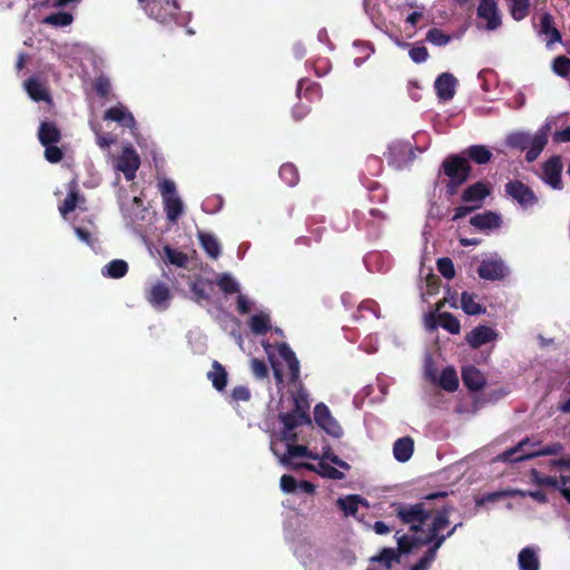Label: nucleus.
<instances>
[{
	"instance_id": "a878e982",
	"label": "nucleus",
	"mask_w": 570,
	"mask_h": 570,
	"mask_svg": "<svg viewBox=\"0 0 570 570\" xmlns=\"http://www.w3.org/2000/svg\"><path fill=\"white\" fill-rule=\"evenodd\" d=\"M414 451V442L410 436L400 438L393 445L394 458L399 462H407Z\"/></svg>"
},
{
	"instance_id": "de8ad7c7",
	"label": "nucleus",
	"mask_w": 570,
	"mask_h": 570,
	"mask_svg": "<svg viewBox=\"0 0 570 570\" xmlns=\"http://www.w3.org/2000/svg\"><path fill=\"white\" fill-rule=\"evenodd\" d=\"M530 8V0H510V12L514 20H523Z\"/></svg>"
},
{
	"instance_id": "bb28decb",
	"label": "nucleus",
	"mask_w": 570,
	"mask_h": 570,
	"mask_svg": "<svg viewBox=\"0 0 570 570\" xmlns=\"http://www.w3.org/2000/svg\"><path fill=\"white\" fill-rule=\"evenodd\" d=\"M293 402H294V413L298 414L303 421H305L306 424H311L312 420L309 416V401L308 395L304 390H298L293 395Z\"/></svg>"
},
{
	"instance_id": "7ed1b4c3",
	"label": "nucleus",
	"mask_w": 570,
	"mask_h": 570,
	"mask_svg": "<svg viewBox=\"0 0 570 570\" xmlns=\"http://www.w3.org/2000/svg\"><path fill=\"white\" fill-rule=\"evenodd\" d=\"M453 511V507L449 504H442L436 508L432 522L429 524L428 535L424 538L423 543H434L438 542L440 538H443V543L446 539L452 537L455 531L462 527V522L454 524L446 534H441L449 524H450V513Z\"/></svg>"
},
{
	"instance_id": "6ab92c4d",
	"label": "nucleus",
	"mask_w": 570,
	"mask_h": 570,
	"mask_svg": "<svg viewBox=\"0 0 570 570\" xmlns=\"http://www.w3.org/2000/svg\"><path fill=\"white\" fill-rule=\"evenodd\" d=\"M171 298L169 287L163 282H156L146 294V299L158 308H166Z\"/></svg>"
},
{
	"instance_id": "e433bc0d",
	"label": "nucleus",
	"mask_w": 570,
	"mask_h": 570,
	"mask_svg": "<svg viewBox=\"0 0 570 570\" xmlns=\"http://www.w3.org/2000/svg\"><path fill=\"white\" fill-rule=\"evenodd\" d=\"M439 385L446 392H454L459 387L456 371L452 366L443 368L440 375Z\"/></svg>"
},
{
	"instance_id": "49530a36",
	"label": "nucleus",
	"mask_w": 570,
	"mask_h": 570,
	"mask_svg": "<svg viewBox=\"0 0 570 570\" xmlns=\"http://www.w3.org/2000/svg\"><path fill=\"white\" fill-rule=\"evenodd\" d=\"M217 286L225 294H235L239 292V285L235 281V278L229 274H220L217 276L216 281Z\"/></svg>"
},
{
	"instance_id": "69168bd1",
	"label": "nucleus",
	"mask_w": 570,
	"mask_h": 570,
	"mask_svg": "<svg viewBox=\"0 0 570 570\" xmlns=\"http://www.w3.org/2000/svg\"><path fill=\"white\" fill-rule=\"evenodd\" d=\"M230 396L235 402H247L250 399V391L247 386L237 385L232 390Z\"/></svg>"
},
{
	"instance_id": "4c0bfd02",
	"label": "nucleus",
	"mask_w": 570,
	"mask_h": 570,
	"mask_svg": "<svg viewBox=\"0 0 570 570\" xmlns=\"http://www.w3.org/2000/svg\"><path fill=\"white\" fill-rule=\"evenodd\" d=\"M303 466L309 471L317 472L322 476L328 478L332 480H343L345 478L343 472H341L336 468L332 466L331 464L326 463L325 461H321L318 463L320 470H316V468L311 463H304Z\"/></svg>"
},
{
	"instance_id": "dca6fc26",
	"label": "nucleus",
	"mask_w": 570,
	"mask_h": 570,
	"mask_svg": "<svg viewBox=\"0 0 570 570\" xmlns=\"http://www.w3.org/2000/svg\"><path fill=\"white\" fill-rule=\"evenodd\" d=\"M497 336L498 333L493 328L487 325H479L465 335V341L472 348H479L487 343L493 342Z\"/></svg>"
},
{
	"instance_id": "c03bdc74",
	"label": "nucleus",
	"mask_w": 570,
	"mask_h": 570,
	"mask_svg": "<svg viewBox=\"0 0 570 570\" xmlns=\"http://www.w3.org/2000/svg\"><path fill=\"white\" fill-rule=\"evenodd\" d=\"M278 174L281 179L289 187L295 186L299 180L298 170L296 166L291 163L283 164L279 167Z\"/></svg>"
},
{
	"instance_id": "473e14b6",
	"label": "nucleus",
	"mask_w": 570,
	"mask_h": 570,
	"mask_svg": "<svg viewBox=\"0 0 570 570\" xmlns=\"http://www.w3.org/2000/svg\"><path fill=\"white\" fill-rule=\"evenodd\" d=\"M431 544L432 546L425 551L423 557H421L420 560L411 567V570H428L435 560L438 550L443 544V538H440L438 542Z\"/></svg>"
},
{
	"instance_id": "412c9836",
	"label": "nucleus",
	"mask_w": 570,
	"mask_h": 570,
	"mask_svg": "<svg viewBox=\"0 0 570 570\" xmlns=\"http://www.w3.org/2000/svg\"><path fill=\"white\" fill-rule=\"evenodd\" d=\"M272 451L274 452L275 455H277L279 458V462L283 465H288L291 462V459L298 458V456L307 458L311 460L320 459V455L311 452L306 445H299V444H287V451L283 455L278 454V452L276 451L274 445H272Z\"/></svg>"
},
{
	"instance_id": "338daca9",
	"label": "nucleus",
	"mask_w": 570,
	"mask_h": 570,
	"mask_svg": "<svg viewBox=\"0 0 570 570\" xmlns=\"http://www.w3.org/2000/svg\"><path fill=\"white\" fill-rule=\"evenodd\" d=\"M298 483L296 479L289 474H284L281 478V489L286 493H293L297 489Z\"/></svg>"
},
{
	"instance_id": "f257e3e1",
	"label": "nucleus",
	"mask_w": 570,
	"mask_h": 570,
	"mask_svg": "<svg viewBox=\"0 0 570 570\" xmlns=\"http://www.w3.org/2000/svg\"><path fill=\"white\" fill-rule=\"evenodd\" d=\"M446 495V492H434L416 503L392 502L390 504L391 514L396 517L403 525H409L410 531L419 533L429 519L433 520L436 511V508L431 507L430 501Z\"/></svg>"
},
{
	"instance_id": "9d476101",
	"label": "nucleus",
	"mask_w": 570,
	"mask_h": 570,
	"mask_svg": "<svg viewBox=\"0 0 570 570\" xmlns=\"http://www.w3.org/2000/svg\"><path fill=\"white\" fill-rule=\"evenodd\" d=\"M314 421L324 430L328 435L340 439L343 436V429L336 419L332 415L328 406L324 403H318L314 407Z\"/></svg>"
},
{
	"instance_id": "09e8293b",
	"label": "nucleus",
	"mask_w": 570,
	"mask_h": 570,
	"mask_svg": "<svg viewBox=\"0 0 570 570\" xmlns=\"http://www.w3.org/2000/svg\"><path fill=\"white\" fill-rule=\"evenodd\" d=\"M164 253L171 265L184 267L188 262V257L185 253L174 249L168 245L164 247Z\"/></svg>"
},
{
	"instance_id": "b1692460",
	"label": "nucleus",
	"mask_w": 570,
	"mask_h": 570,
	"mask_svg": "<svg viewBox=\"0 0 570 570\" xmlns=\"http://www.w3.org/2000/svg\"><path fill=\"white\" fill-rule=\"evenodd\" d=\"M38 138L42 146L58 144L61 140V132L52 121H42L39 126Z\"/></svg>"
},
{
	"instance_id": "ddd939ff",
	"label": "nucleus",
	"mask_w": 570,
	"mask_h": 570,
	"mask_svg": "<svg viewBox=\"0 0 570 570\" xmlns=\"http://www.w3.org/2000/svg\"><path fill=\"white\" fill-rule=\"evenodd\" d=\"M549 126H543L533 136L530 137L528 148L525 149V160L533 163L542 153L548 144Z\"/></svg>"
},
{
	"instance_id": "5fc2aeb1",
	"label": "nucleus",
	"mask_w": 570,
	"mask_h": 570,
	"mask_svg": "<svg viewBox=\"0 0 570 570\" xmlns=\"http://www.w3.org/2000/svg\"><path fill=\"white\" fill-rule=\"evenodd\" d=\"M368 200L371 203L385 204L387 200L386 190L379 184L372 183L368 187Z\"/></svg>"
},
{
	"instance_id": "c85d7f7f",
	"label": "nucleus",
	"mask_w": 570,
	"mask_h": 570,
	"mask_svg": "<svg viewBox=\"0 0 570 570\" xmlns=\"http://www.w3.org/2000/svg\"><path fill=\"white\" fill-rule=\"evenodd\" d=\"M540 32L548 37V45L561 41V33L554 27L553 17L549 12L540 17Z\"/></svg>"
},
{
	"instance_id": "6e6552de",
	"label": "nucleus",
	"mask_w": 570,
	"mask_h": 570,
	"mask_svg": "<svg viewBox=\"0 0 570 570\" xmlns=\"http://www.w3.org/2000/svg\"><path fill=\"white\" fill-rule=\"evenodd\" d=\"M542 174L540 175L541 180L550 186L552 189L561 190L563 188L562 183V170H563V164L561 156L554 155L549 157L543 164H542Z\"/></svg>"
},
{
	"instance_id": "a211bd4d",
	"label": "nucleus",
	"mask_w": 570,
	"mask_h": 570,
	"mask_svg": "<svg viewBox=\"0 0 570 570\" xmlns=\"http://www.w3.org/2000/svg\"><path fill=\"white\" fill-rule=\"evenodd\" d=\"M104 119L115 121L120 126L130 129L136 128V120L132 114L121 104L108 108L104 114Z\"/></svg>"
},
{
	"instance_id": "680f3d73",
	"label": "nucleus",
	"mask_w": 570,
	"mask_h": 570,
	"mask_svg": "<svg viewBox=\"0 0 570 570\" xmlns=\"http://www.w3.org/2000/svg\"><path fill=\"white\" fill-rule=\"evenodd\" d=\"M532 476L535 484L541 487L559 488V481L556 476H541L538 471L532 470Z\"/></svg>"
},
{
	"instance_id": "a19ab883",
	"label": "nucleus",
	"mask_w": 570,
	"mask_h": 570,
	"mask_svg": "<svg viewBox=\"0 0 570 570\" xmlns=\"http://www.w3.org/2000/svg\"><path fill=\"white\" fill-rule=\"evenodd\" d=\"M249 327L256 335H264L271 330V318L265 313L255 314L249 320Z\"/></svg>"
},
{
	"instance_id": "cd10ccee",
	"label": "nucleus",
	"mask_w": 570,
	"mask_h": 570,
	"mask_svg": "<svg viewBox=\"0 0 570 570\" xmlns=\"http://www.w3.org/2000/svg\"><path fill=\"white\" fill-rule=\"evenodd\" d=\"M463 155L468 160L471 159L478 165H485L492 158L491 150L484 145H472L464 149Z\"/></svg>"
},
{
	"instance_id": "4be33fe9",
	"label": "nucleus",
	"mask_w": 570,
	"mask_h": 570,
	"mask_svg": "<svg viewBox=\"0 0 570 570\" xmlns=\"http://www.w3.org/2000/svg\"><path fill=\"white\" fill-rule=\"evenodd\" d=\"M462 381L464 386L471 392H478L485 385L483 373L473 365H468L462 368Z\"/></svg>"
},
{
	"instance_id": "423d86ee",
	"label": "nucleus",
	"mask_w": 570,
	"mask_h": 570,
	"mask_svg": "<svg viewBox=\"0 0 570 570\" xmlns=\"http://www.w3.org/2000/svg\"><path fill=\"white\" fill-rule=\"evenodd\" d=\"M530 442L528 438L520 441L515 446L504 451L499 458L504 462H522L529 459L544 455H554L561 450L559 443L548 445L539 451L523 452V448Z\"/></svg>"
},
{
	"instance_id": "f8f14e48",
	"label": "nucleus",
	"mask_w": 570,
	"mask_h": 570,
	"mask_svg": "<svg viewBox=\"0 0 570 570\" xmlns=\"http://www.w3.org/2000/svg\"><path fill=\"white\" fill-rule=\"evenodd\" d=\"M509 274V268L501 258L483 259L478 267V275L487 281H501Z\"/></svg>"
},
{
	"instance_id": "37998d69",
	"label": "nucleus",
	"mask_w": 570,
	"mask_h": 570,
	"mask_svg": "<svg viewBox=\"0 0 570 570\" xmlns=\"http://www.w3.org/2000/svg\"><path fill=\"white\" fill-rule=\"evenodd\" d=\"M531 135L523 131H514L508 135L505 144L511 149L525 150Z\"/></svg>"
},
{
	"instance_id": "c9c22d12",
	"label": "nucleus",
	"mask_w": 570,
	"mask_h": 570,
	"mask_svg": "<svg viewBox=\"0 0 570 570\" xmlns=\"http://www.w3.org/2000/svg\"><path fill=\"white\" fill-rule=\"evenodd\" d=\"M297 95L308 100L309 102L321 99L322 92L321 87L306 79H301L297 85Z\"/></svg>"
},
{
	"instance_id": "2f4dec72",
	"label": "nucleus",
	"mask_w": 570,
	"mask_h": 570,
	"mask_svg": "<svg viewBox=\"0 0 570 570\" xmlns=\"http://www.w3.org/2000/svg\"><path fill=\"white\" fill-rule=\"evenodd\" d=\"M520 570H539L540 561L533 548H523L518 556Z\"/></svg>"
},
{
	"instance_id": "f3484780",
	"label": "nucleus",
	"mask_w": 570,
	"mask_h": 570,
	"mask_svg": "<svg viewBox=\"0 0 570 570\" xmlns=\"http://www.w3.org/2000/svg\"><path fill=\"white\" fill-rule=\"evenodd\" d=\"M470 224L481 232L492 230L500 228L502 219L499 214L492 210H485L476 214L470 218Z\"/></svg>"
},
{
	"instance_id": "aec40b11",
	"label": "nucleus",
	"mask_w": 570,
	"mask_h": 570,
	"mask_svg": "<svg viewBox=\"0 0 570 570\" xmlns=\"http://www.w3.org/2000/svg\"><path fill=\"white\" fill-rule=\"evenodd\" d=\"M277 352L288 366L291 383L295 384L299 380L301 374L299 361L291 346L285 342L277 345Z\"/></svg>"
},
{
	"instance_id": "1a4fd4ad",
	"label": "nucleus",
	"mask_w": 570,
	"mask_h": 570,
	"mask_svg": "<svg viewBox=\"0 0 570 570\" xmlns=\"http://www.w3.org/2000/svg\"><path fill=\"white\" fill-rule=\"evenodd\" d=\"M504 191L523 208L532 207L538 203L534 191L521 180L508 181Z\"/></svg>"
},
{
	"instance_id": "052dcab7",
	"label": "nucleus",
	"mask_w": 570,
	"mask_h": 570,
	"mask_svg": "<svg viewBox=\"0 0 570 570\" xmlns=\"http://www.w3.org/2000/svg\"><path fill=\"white\" fill-rule=\"evenodd\" d=\"M250 370L255 377L263 380L268 376V368L265 361L259 358H253L250 362Z\"/></svg>"
},
{
	"instance_id": "39448f33",
	"label": "nucleus",
	"mask_w": 570,
	"mask_h": 570,
	"mask_svg": "<svg viewBox=\"0 0 570 570\" xmlns=\"http://www.w3.org/2000/svg\"><path fill=\"white\" fill-rule=\"evenodd\" d=\"M367 214L362 210H354L353 217L358 229L368 234H377L381 227L387 222L389 215L385 210L370 206L366 208Z\"/></svg>"
},
{
	"instance_id": "393cba45",
	"label": "nucleus",
	"mask_w": 570,
	"mask_h": 570,
	"mask_svg": "<svg viewBox=\"0 0 570 570\" xmlns=\"http://www.w3.org/2000/svg\"><path fill=\"white\" fill-rule=\"evenodd\" d=\"M24 88L30 98L37 102L51 100L48 89L35 77H30L24 81Z\"/></svg>"
},
{
	"instance_id": "7c9ffc66",
	"label": "nucleus",
	"mask_w": 570,
	"mask_h": 570,
	"mask_svg": "<svg viewBox=\"0 0 570 570\" xmlns=\"http://www.w3.org/2000/svg\"><path fill=\"white\" fill-rule=\"evenodd\" d=\"M207 377L218 392L225 390L227 385V372L218 361L213 362L212 371L207 373Z\"/></svg>"
},
{
	"instance_id": "f704fd0d",
	"label": "nucleus",
	"mask_w": 570,
	"mask_h": 570,
	"mask_svg": "<svg viewBox=\"0 0 570 570\" xmlns=\"http://www.w3.org/2000/svg\"><path fill=\"white\" fill-rule=\"evenodd\" d=\"M400 534V531H396L395 538L397 540V552L401 554H407L412 552L413 549H415L419 546H423V540L415 535H409V534Z\"/></svg>"
},
{
	"instance_id": "603ef678",
	"label": "nucleus",
	"mask_w": 570,
	"mask_h": 570,
	"mask_svg": "<svg viewBox=\"0 0 570 570\" xmlns=\"http://www.w3.org/2000/svg\"><path fill=\"white\" fill-rule=\"evenodd\" d=\"M79 194L76 189H71L63 203L59 206L60 214L66 217L69 213L73 212L77 207Z\"/></svg>"
},
{
	"instance_id": "3c124183",
	"label": "nucleus",
	"mask_w": 570,
	"mask_h": 570,
	"mask_svg": "<svg viewBox=\"0 0 570 570\" xmlns=\"http://www.w3.org/2000/svg\"><path fill=\"white\" fill-rule=\"evenodd\" d=\"M278 420L283 423L284 430L294 431L298 425L306 424L301 416L294 412L279 413Z\"/></svg>"
},
{
	"instance_id": "ea45409f",
	"label": "nucleus",
	"mask_w": 570,
	"mask_h": 570,
	"mask_svg": "<svg viewBox=\"0 0 570 570\" xmlns=\"http://www.w3.org/2000/svg\"><path fill=\"white\" fill-rule=\"evenodd\" d=\"M199 242L203 249L212 258H217L220 254V245L216 237L208 233L199 234Z\"/></svg>"
},
{
	"instance_id": "5701e85b",
	"label": "nucleus",
	"mask_w": 570,
	"mask_h": 570,
	"mask_svg": "<svg viewBox=\"0 0 570 570\" xmlns=\"http://www.w3.org/2000/svg\"><path fill=\"white\" fill-rule=\"evenodd\" d=\"M455 85L456 79L453 75L448 72L440 75L434 82L438 97L445 101L452 99L455 94Z\"/></svg>"
},
{
	"instance_id": "8fccbe9b",
	"label": "nucleus",
	"mask_w": 570,
	"mask_h": 570,
	"mask_svg": "<svg viewBox=\"0 0 570 570\" xmlns=\"http://www.w3.org/2000/svg\"><path fill=\"white\" fill-rule=\"evenodd\" d=\"M73 18L71 13L61 11L49 14L45 18L43 22L56 27H66L69 26Z\"/></svg>"
},
{
	"instance_id": "6e6d98bb",
	"label": "nucleus",
	"mask_w": 570,
	"mask_h": 570,
	"mask_svg": "<svg viewBox=\"0 0 570 570\" xmlns=\"http://www.w3.org/2000/svg\"><path fill=\"white\" fill-rule=\"evenodd\" d=\"M439 273L446 279H452L455 276L454 264L451 258L442 257L436 262Z\"/></svg>"
},
{
	"instance_id": "c756f323",
	"label": "nucleus",
	"mask_w": 570,
	"mask_h": 570,
	"mask_svg": "<svg viewBox=\"0 0 570 570\" xmlns=\"http://www.w3.org/2000/svg\"><path fill=\"white\" fill-rule=\"evenodd\" d=\"M214 283L210 279L198 277L190 285V291L195 296V301L200 303L202 301L208 302L213 292Z\"/></svg>"
},
{
	"instance_id": "0e129e2a",
	"label": "nucleus",
	"mask_w": 570,
	"mask_h": 570,
	"mask_svg": "<svg viewBox=\"0 0 570 570\" xmlns=\"http://www.w3.org/2000/svg\"><path fill=\"white\" fill-rule=\"evenodd\" d=\"M409 56L415 63H422L429 58V52L424 46H415L410 49Z\"/></svg>"
},
{
	"instance_id": "e2e57ef3",
	"label": "nucleus",
	"mask_w": 570,
	"mask_h": 570,
	"mask_svg": "<svg viewBox=\"0 0 570 570\" xmlns=\"http://www.w3.org/2000/svg\"><path fill=\"white\" fill-rule=\"evenodd\" d=\"M45 157L49 163L57 164L62 159L63 153L59 147L55 146V144L45 145Z\"/></svg>"
},
{
	"instance_id": "20e7f679",
	"label": "nucleus",
	"mask_w": 570,
	"mask_h": 570,
	"mask_svg": "<svg viewBox=\"0 0 570 570\" xmlns=\"http://www.w3.org/2000/svg\"><path fill=\"white\" fill-rule=\"evenodd\" d=\"M138 2L142 4L150 18L160 23L175 21L179 13V6L176 0H138Z\"/></svg>"
},
{
	"instance_id": "2eb2a0df",
	"label": "nucleus",
	"mask_w": 570,
	"mask_h": 570,
	"mask_svg": "<svg viewBox=\"0 0 570 570\" xmlns=\"http://www.w3.org/2000/svg\"><path fill=\"white\" fill-rule=\"evenodd\" d=\"M478 16L487 20V29L492 31L501 26V17L494 0H481L478 7Z\"/></svg>"
},
{
	"instance_id": "13d9d810",
	"label": "nucleus",
	"mask_w": 570,
	"mask_h": 570,
	"mask_svg": "<svg viewBox=\"0 0 570 570\" xmlns=\"http://www.w3.org/2000/svg\"><path fill=\"white\" fill-rule=\"evenodd\" d=\"M373 560L382 561L387 568H391L392 562H400V553L393 548H384Z\"/></svg>"
},
{
	"instance_id": "a18cd8bd",
	"label": "nucleus",
	"mask_w": 570,
	"mask_h": 570,
	"mask_svg": "<svg viewBox=\"0 0 570 570\" xmlns=\"http://www.w3.org/2000/svg\"><path fill=\"white\" fill-rule=\"evenodd\" d=\"M439 325L451 334H459L461 331L460 321L449 312L439 314Z\"/></svg>"
},
{
	"instance_id": "bf43d9fd",
	"label": "nucleus",
	"mask_w": 570,
	"mask_h": 570,
	"mask_svg": "<svg viewBox=\"0 0 570 570\" xmlns=\"http://www.w3.org/2000/svg\"><path fill=\"white\" fill-rule=\"evenodd\" d=\"M321 461L328 460L333 464L337 465L341 469L350 470L351 465L340 459L336 454L332 452V449L330 446L324 448L323 454L320 456Z\"/></svg>"
},
{
	"instance_id": "864d4df0",
	"label": "nucleus",
	"mask_w": 570,
	"mask_h": 570,
	"mask_svg": "<svg viewBox=\"0 0 570 570\" xmlns=\"http://www.w3.org/2000/svg\"><path fill=\"white\" fill-rule=\"evenodd\" d=\"M426 40L435 46L442 47L451 41V36L444 33L439 28H432L426 33Z\"/></svg>"
},
{
	"instance_id": "0eeeda50",
	"label": "nucleus",
	"mask_w": 570,
	"mask_h": 570,
	"mask_svg": "<svg viewBox=\"0 0 570 570\" xmlns=\"http://www.w3.org/2000/svg\"><path fill=\"white\" fill-rule=\"evenodd\" d=\"M159 191L164 202V209L170 222H176L183 214L184 206L181 199L177 196L176 185L170 179H164L159 184Z\"/></svg>"
},
{
	"instance_id": "9b49d317",
	"label": "nucleus",
	"mask_w": 570,
	"mask_h": 570,
	"mask_svg": "<svg viewBox=\"0 0 570 570\" xmlns=\"http://www.w3.org/2000/svg\"><path fill=\"white\" fill-rule=\"evenodd\" d=\"M139 166L140 158L134 147H124L121 154L116 160V169L124 174L126 180L130 181L136 177Z\"/></svg>"
},
{
	"instance_id": "58836bf2",
	"label": "nucleus",
	"mask_w": 570,
	"mask_h": 570,
	"mask_svg": "<svg viewBox=\"0 0 570 570\" xmlns=\"http://www.w3.org/2000/svg\"><path fill=\"white\" fill-rule=\"evenodd\" d=\"M128 273V264L122 259H112L102 268V275L109 278H121Z\"/></svg>"
},
{
	"instance_id": "774afa93",
	"label": "nucleus",
	"mask_w": 570,
	"mask_h": 570,
	"mask_svg": "<svg viewBox=\"0 0 570 570\" xmlns=\"http://www.w3.org/2000/svg\"><path fill=\"white\" fill-rule=\"evenodd\" d=\"M309 111L311 108L307 105L297 104L294 106L292 115L295 120H302L309 114Z\"/></svg>"
},
{
	"instance_id": "4468645a",
	"label": "nucleus",
	"mask_w": 570,
	"mask_h": 570,
	"mask_svg": "<svg viewBox=\"0 0 570 570\" xmlns=\"http://www.w3.org/2000/svg\"><path fill=\"white\" fill-rule=\"evenodd\" d=\"M490 193L491 189L485 183L476 181L463 190L461 198L462 202L478 206L479 209Z\"/></svg>"
},
{
	"instance_id": "4d7b16f0",
	"label": "nucleus",
	"mask_w": 570,
	"mask_h": 570,
	"mask_svg": "<svg viewBox=\"0 0 570 570\" xmlns=\"http://www.w3.org/2000/svg\"><path fill=\"white\" fill-rule=\"evenodd\" d=\"M553 71L561 76L568 77L570 75V58L559 56L553 60Z\"/></svg>"
},
{
	"instance_id": "f03ea898",
	"label": "nucleus",
	"mask_w": 570,
	"mask_h": 570,
	"mask_svg": "<svg viewBox=\"0 0 570 570\" xmlns=\"http://www.w3.org/2000/svg\"><path fill=\"white\" fill-rule=\"evenodd\" d=\"M443 174L449 178L445 189L446 194L453 196L456 194L471 175L472 167L469 160L461 155H450L442 163Z\"/></svg>"
},
{
	"instance_id": "72a5a7b5",
	"label": "nucleus",
	"mask_w": 570,
	"mask_h": 570,
	"mask_svg": "<svg viewBox=\"0 0 570 570\" xmlns=\"http://www.w3.org/2000/svg\"><path fill=\"white\" fill-rule=\"evenodd\" d=\"M476 295L468 292L461 294V307L468 315H481L487 312V308L475 301Z\"/></svg>"
},
{
	"instance_id": "79ce46f5",
	"label": "nucleus",
	"mask_w": 570,
	"mask_h": 570,
	"mask_svg": "<svg viewBox=\"0 0 570 570\" xmlns=\"http://www.w3.org/2000/svg\"><path fill=\"white\" fill-rule=\"evenodd\" d=\"M363 502L364 500H362L360 495L356 494L337 499V505L345 515H355L358 511V504Z\"/></svg>"
}]
</instances>
